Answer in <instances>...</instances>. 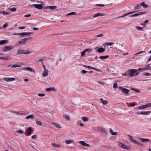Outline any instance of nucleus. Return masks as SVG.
Returning <instances> with one entry per match:
<instances>
[{"mask_svg": "<svg viewBox=\"0 0 151 151\" xmlns=\"http://www.w3.org/2000/svg\"><path fill=\"white\" fill-rule=\"evenodd\" d=\"M128 76L129 77H132L134 76H136L139 74V73L135 69H130L128 70Z\"/></svg>", "mask_w": 151, "mask_h": 151, "instance_id": "obj_1", "label": "nucleus"}, {"mask_svg": "<svg viewBox=\"0 0 151 151\" xmlns=\"http://www.w3.org/2000/svg\"><path fill=\"white\" fill-rule=\"evenodd\" d=\"M128 138H129V140L131 142L140 146L142 145V144L140 143L137 142L136 140H134L132 136L129 135H128Z\"/></svg>", "mask_w": 151, "mask_h": 151, "instance_id": "obj_2", "label": "nucleus"}, {"mask_svg": "<svg viewBox=\"0 0 151 151\" xmlns=\"http://www.w3.org/2000/svg\"><path fill=\"white\" fill-rule=\"evenodd\" d=\"M33 33L32 32H22L17 33H13L12 35H22L23 36H29L30 35L32 34Z\"/></svg>", "mask_w": 151, "mask_h": 151, "instance_id": "obj_3", "label": "nucleus"}, {"mask_svg": "<svg viewBox=\"0 0 151 151\" xmlns=\"http://www.w3.org/2000/svg\"><path fill=\"white\" fill-rule=\"evenodd\" d=\"M118 143L119 144V147L127 150H130V148L129 147L127 146L122 143L118 142Z\"/></svg>", "mask_w": 151, "mask_h": 151, "instance_id": "obj_4", "label": "nucleus"}, {"mask_svg": "<svg viewBox=\"0 0 151 151\" xmlns=\"http://www.w3.org/2000/svg\"><path fill=\"white\" fill-rule=\"evenodd\" d=\"M119 88L121 89L122 92L124 93L125 95H128L129 94V90L127 88H124L121 86H119Z\"/></svg>", "mask_w": 151, "mask_h": 151, "instance_id": "obj_5", "label": "nucleus"}, {"mask_svg": "<svg viewBox=\"0 0 151 151\" xmlns=\"http://www.w3.org/2000/svg\"><path fill=\"white\" fill-rule=\"evenodd\" d=\"M14 48V47L12 45H9L4 47L2 49L4 52L9 51Z\"/></svg>", "mask_w": 151, "mask_h": 151, "instance_id": "obj_6", "label": "nucleus"}, {"mask_svg": "<svg viewBox=\"0 0 151 151\" xmlns=\"http://www.w3.org/2000/svg\"><path fill=\"white\" fill-rule=\"evenodd\" d=\"M29 6H33L36 8L39 9H41L43 7V6L42 4H33L29 5Z\"/></svg>", "mask_w": 151, "mask_h": 151, "instance_id": "obj_7", "label": "nucleus"}, {"mask_svg": "<svg viewBox=\"0 0 151 151\" xmlns=\"http://www.w3.org/2000/svg\"><path fill=\"white\" fill-rule=\"evenodd\" d=\"M49 122L58 129H60L61 128L60 125L57 123H54L52 122Z\"/></svg>", "mask_w": 151, "mask_h": 151, "instance_id": "obj_8", "label": "nucleus"}, {"mask_svg": "<svg viewBox=\"0 0 151 151\" xmlns=\"http://www.w3.org/2000/svg\"><path fill=\"white\" fill-rule=\"evenodd\" d=\"M26 131H27V134L29 135H30L33 132V129H32L31 127H29L26 130Z\"/></svg>", "mask_w": 151, "mask_h": 151, "instance_id": "obj_9", "label": "nucleus"}, {"mask_svg": "<svg viewBox=\"0 0 151 151\" xmlns=\"http://www.w3.org/2000/svg\"><path fill=\"white\" fill-rule=\"evenodd\" d=\"M57 7L55 6H47L46 7H44V8L46 9H50L54 10L56 9Z\"/></svg>", "mask_w": 151, "mask_h": 151, "instance_id": "obj_10", "label": "nucleus"}, {"mask_svg": "<svg viewBox=\"0 0 151 151\" xmlns=\"http://www.w3.org/2000/svg\"><path fill=\"white\" fill-rule=\"evenodd\" d=\"M105 51V49L102 47L99 48L97 50L95 51V52L99 53H102L104 52Z\"/></svg>", "mask_w": 151, "mask_h": 151, "instance_id": "obj_11", "label": "nucleus"}, {"mask_svg": "<svg viewBox=\"0 0 151 151\" xmlns=\"http://www.w3.org/2000/svg\"><path fill=\"white\" fill-rule=\"evenodd\" d=\"M4 79L7 82H10L14 81L15 78H4Z\"/></svg>", "mask_w": 151, "mask_h": 151, "instance_id": "obj_12", "label": "nucleus"}, {"mask_svg": "<svg viewBox=\"0 0 151 151\" xmlns=\"http://www.w3.org/2000/svg\"><path fill=\"white\" fill-rule=\"evenodd\" d=\"M80 144H81L82 146L85 147H89V145L86 143L84 141H80L79 142Z\"/></svg>", "mask_w": 151, "mask_h": 151, "instance_id": "obj_13", "label": "nucleus"}, {"mask_svg": "<svg viewBox=\"0 0 151 151\" xmlns=\"http://www.w3.org/2000/svg\"><path fill=\"white\" fill-rule=\"evenodd\" d=\"M48 70H44V72L42 73V76L43 77H45L48 76Z\"/></svg>", "mask_w": 151, "mask_h": 151, "instance_id": "obj_14", "label": "nucleus"}, {"mask_svg": "<svg viewBox=\"0 0 151 151\" xmlns=\"http://www.w3.org/2000/svg\"><path fill=\"white\" fill-rule=\"evenodd\" d=\"M146 13V12H139L137 13L133 14V17H136L140 15H142L143 14H145Z\"/></svg>", "mask_w": 151, "mask_h": 151, "instance_id": "obj_15", "label": "nucleus"}, {"mask_svg": "<svg viewBox=\"0 0 151 151\" xmlns=\"http://www.w3.org/2000/svg\"><path fill=\"white\" fill-rule=\"evenodd\" d=\"M56 89L54 87H50L47 88L46 89V91L47 92H49L51 91H56Z\"/></svg>", "mask_w": 151, "mask_h": 151, "instance_id": "obj_16", "label": "nucleus"}, {"mask_svg": "<svg viewBox=\"0 0 151 151\" xmlns=\"http://www.w3.org/2000/svg\"><path fill=\"white\" fill-rule=\"evenodd\" d=\"M139 139L143 143L149 142L150 141V140L147 139L139 138Z\"/></svg>", "mask_w": 151, "mask_h": 151, "instance_id": "obj_17", "label": "nucleus"}, {"mask_svg": "<svg viewBox=\"0 0 151 151\" xmlns=\"http://www.w3.org/2000/svg\"><path fill=\"white\" fill-rule=\"evenodd\" d=\"M31 39V37H27L22 39V40H23V42L24 44L29 42Z\"/></svg>", "mask_w": 151, "mask_h": 151, "instance_id": "obj_18", "label": "nucleus"}, {"mask_svg": "<svg viewBox=\"0 0 151 151\" xmlns=\"http://www.w3.org/2000/svg\"><path fill=\"white\" fill-rule=\"evenodd\" d=\"M134 12H129L128 13H126L124 14L122 16L119 17V18H122V17H123L126 16L128 15H129V14L133 13Z\"/></svg>", "mask_w": 151, "mask_h": 151, "instance_id": "obj_19", "label": "nucleus"}, {"mask_svg": "<svg viewBox=\"0 0 151 151\" xmlns=\"http://www.w3.org/2000/svg\"><path fill=\"white\" fill-rule=\"evenodd\" d=\"M9 40H1L0 41V45H3L4 44L7 43Z\"/></svg>", "mask_w": 151, "mask_h": 151, "instance_id": "obj_20", "label": "nucleus"}, {"mask_svg": "<svg viewBox=\"0 0 151 151\" xmlns=\"http://www.w3.org/2000/svg\"><path fill=\"white\" fill-rule=\"evenodd\" d=\"M73 140L71 139L67 140L65 141V143L67 145L69 144L73 143Z\"/></svg>", "mask_w": 151, "mask_h": 151, "instance_id": "obj_21", "label": "nucleus"}, {"mask_svg": "<svg viewBox=\"0 0 151 151\" xmlns=\"http://www.w3.org/2000/svg\"><path fill=\"white\" fill-rule=\"evenodd\" d=\"M110 133L113 135H118L117 132H114L113 130L111 129H109Z\"/></svg>", "mask_w": 151, "mask_h": 151, "instance_id": "obj_22", "label": "nucleus"}, {"mask_svg": "<svg viewBox=\"0 0 151 151\" xmlns=\"http://www.w3.org/2000/svg\"><path fill=\"white\" fill-rule=\"evenodd\" d=\"M140 5L141 6H143L144 8H146L148 6V5L145 4V3L144 2H142L141 3Z\"/></svg>", "mask_w": 151, "mask_h": 151, "instance_id": "obj_23", "label": "nucleus"}, {"mask_svg": "<svg viewBox=\"0 0 151 151\" xmlns=\"http://www.w3.org/2000/svg\"><path fill=\"white\" fill-rule=\"evenodd\" d=\"M22 69L23 70H26L30 71H33V69L30 67H26L24 68H23Z\"/></svg>", "mask_w": 151, "mask_h": 151, "instance_id": "obj_24", "label": "nucleus"}, {"mask_svg": "<svg viewBox=\"0 0 151 151\" xmlns=\"http://www.w3.org/2000/svg\"><path fill=\"white\" fill-rule=\"evenodd\" d=\"M23 54L24 55L28 54L30 53L31 52L28 50H23Z\"/></svg>", "mask_w": 151, "mask_h": 151, "instance_id": "obj_25", "label": "nucleus"}, {"mask_svg": "<svg viewBox=\"0 0 151 151\" xmlns=\"http://www.w3.org/2000/svg\"><path fill=\"white\" fill-rule=\"evenodd\" d=\"M109 55H106L105 56H100L99 58L101 59H105L109 57Z\"/></svg>", "mask_w": 151, "mask_h": 151, "instance_id": "obj_26", "label": "nucleus"}, {"mask_svg": "<svg viewBox=\"0 0 151 151\" xmlns=\"http://www.w3.org/2000/svg\"><path fill=\"white\" fill-rule=\"evenodd\" d=\"M100 101L104 105H106L107 104V101L106 100H104L102 98L100 99Z\"/></svg>", "mask_w": 151, "mask_h": 151, "instance_id": "obj_27", "label": "nucleus"}, {"mask_svg": "<svg viewBox=\"0 0 151 151\" xmlns=\"http://www.w3.org/2000/svg\"><path fill=\"white\" fill-rule=\"evenodd\" d=\"M34 117H35L33 115H29L28 116H27L26 117V118L27 119H33L34 118Z\"/></svg>", "mask_w": 151, "mask_h": 151, "instance_id": "obj_28", "label": "nucleus"}, {"mask_svg": "<svg viewBox=\"0 0 151 151\" xmlns=\"http://www.w3.org/2000/svg\"><path fill=\"white\" fill-rule=\"evenodd\" d=\"M141 7L140 4V5L139 4H137L136 5V6H134V9H139Z\"/></svg>", "mask_w": 151, "mask_h": 151, "instance_id": "obj_29", "label": "nucleus"}, {"mask_svg": "<svg viewBox=\"0 0 151 151\" xmlns=\"http://www.w3.org/2000/svg\"><path fill=\"white\" fill-rule=\"evenodd\" d=\"M142 112V115H148L150 113H151V111H143Z\"/></svg>", "mask_w": 151, "mask_h": 151, "instance_id": "obj_30", "label": "nucleus"}, {"mask_svg": "<svg viewBox=\"0 0 151 151\" xmlns=\"http://www.w3.org/2000/svg\"><path fill=\"white\" fill-rule=\"evenodd\" d=\"M63 117L64 118L66 119L68 121H69L70 120V117L66 115H63Z\"/></svg>", "mask_w": 151, "mask_h": 151, "instance_id": "obj_31", "label": "nucleus"}, {"mask_svg": "<svg viewBox=\"0 0 151 151\" xmlns=\"http://www.w3.org/2000/svg\"><path fill=\"white\" fill-rule=\"evenodd\" d=\"M130 89L131 90L134 91L137 93H139L140 91L137 89L133 88H131Z\"/></svg>", "mask_w": 151, "mask_h": 151, "instance_id": "obj_32", "label": "nucleus"}, {"mask_svg": "<svg viewBox=\"0 0 151 151\" xmlns=\"http://www.w3.org/2000/svg\"><path fill=\"white\" fill-rule=\"evenodd\" d=\"M144 105L145 108H148L151 106V103H149Z\"/></svg>", "mask_w": 151, "mask_h": 151, "instance_id": "obj_33", "label": "nucleus"}, {"mask_svg": "<svg viewBox=\"0 0 151 151\" xmlns=\"http://www.w3.org/2000/svg\"><path fill=\"white\" fill-rule=\"evenodd\" d=\"M52 145L53 146L56 147H60V145L57 144L55 143L52 144Z\"/></svg>", "mask_w": 151, "mask_h": 151, "instance_id": "obj_34", "label": "nucleus"}, {"mask_svg": "<svg viewBox=\"0 0 151 151\" xmlns=\"http://www.w3.org/2000/svg\"><path fill=\"white\" fill-rule=\"evenodd\" d=\"M135 102L130 103H127V105H129L131 106H132L133 107L135 106Z\"/></svg>", "mask_w": 151, "mask_h": 151, "instance_id": "obj_35", "label": "nucleus"}, {"mask_svg": "<svg viewBox=\"0 0 151 151\" xmlns=\"http://www.w3.org/2000/svg\"><path fill=\"white\" fill-rule=\"evenodd\" d=\"M17 132L18 134H23L24 132L21 129H19L17 131Z\"/></svg>", "mask_w": 151, "mask_h": 151, "instance_id": "obj_36", "label": "nucleus"}, {"mask_svg": "<svg viewBox=\"0 0 151 151\" xmlns=\"http://www.w3.org/2000/svg\"><path fill=\"white\" fill-rule=\"evenodd\" d=\"M82 119L83 121L84 122L88 121V119L87 117H83L82 118Z\"/></svg>", "mask_w": 151, "mask_h": 151, "instance_id": "obj_37", "label": "nucleus"}, {"mask_svg": "<svg viewBox=\"0 0 151 151\" xmlns=\"http://www.w3.org/2000/svg\"><path fill=\"white\" fill-rule=\"evenodd\" d=\"M23 50H18L17 53L18 55L23 54Z\"/></svg>", "mask_w": 151, "mask_h": 151, "instance_id": "obj_38", "label": "nucleus"}, {"mask_svg": "<svg viewBox=\"0 0 151 151\" xmlns=\"http://www.w3.org/2000/svg\"><path fill=\"white\" fill-rule=\"evenodd\" d=\"M76 14L75 12H72L71 13H69L66 15V16L71 15H75Z\"/></svg>", "mask_w": 151, "mask_h": 151, "instance_id": "obj_39", "label": "nucleus"}, {"mask_svg": "<svg viewBox=\"0 0 151 151\" xmlns=\"http://www.w3.org/2000/svg\"><path fill=\"white\" fill-rule=\"evenodd\" d=\"M150 64H148L146 65L145 66L146 70H151V67L150 66Z\"/></svg>", "mask_w": 151, "mask_h": 151, "instance_id": "obj_40", "label": "nucleus"}, {"mask_svg": "<svg viewBox=\"0 0 151 151\" xmlns=\"http://www.w3.org/2000/svg\"><path fill=\"white\" fill-rule=\"evenodd\" d=\"M138 109L141 110L142 109H145V108L144 107V105H142V106H140L138 107Z\"/></svg>", "mask_w": 151, "mask_h": 151, "instance_id": "obj_41", "label": "nucleus"}, {"mask_svg": "<svg viewBox=\"0 0 151 151\" xmlns=\"http://www.w3.org/2000/svg\"><path fill=\"white\" fill-rule=\"evenodd\" d=\"M18 44H17V42L16 43V45H18L19 44L23 45L24 44V42H23V40H22V39L21 40V41L18 42Z\"/></svg>", "mask_w": 151, "mask_h": 151, "instance_id": "obj_42", "label": "nucleus"}, {"mask_svg": "<svg viewBox=\"0 0 151 151\" xmlns=\"http://www.w3.org/2000/svg\"><path fill=\"white\" fill-rule=\"evenodd\" d=\"M8 9L10 10L12 12H15L16 11V9L15 7H13L11 9L9 8H8Z\"/></svg>", "mask_w": 151, "mask_h": 151, "instance_id": "obj_43", "label": "nucleus"}, {"mask_svg": "<svg viewBox=\"0 0 151 151\" xmlns=\"http://www.w3.org/2000/svg\"><path fill=\"white\" fill-rule=\"evenodd\" d=\"M36 124L38 125L41 126L42 124V123L40 121H36Z\"/></svg>", "mask_w": 151, "mask_h": 151, "instance_id": "obj_44", "label": "nucleus"}, {"mask_svg": "<svg viewBox=\"0 0 151 151\" xmlns=\"http://www.w3.org/2000/svg\"><path fill=\"white\" fill-rule=\"evenodd\" d=\"M9 14V13L8 12H6L5 11H3L2 14H4V15H8Z\"/></svg>", "mask_w": 151, "mask_h": 151, "instance_id": "obj_45", "label": "nucleus"}, {"mask_svg": "<svg viewBox=\"0 0 151 151\" xmlns=\"http://www.w3.org/2000/svg\"><path fill=\"white\" fill-rule=\"evenodd\" d=\"M0 59L5 60H8V59L6 57H0Z\"/></svg>", "mask_w": 151, "mask_h": 151, "instance_id": "obj_46", "label": "nucleus"}, {"mask_svg": "<svg viewBox=\"0 0 151 151\" xmlns=\"http://www.w3.org/2000/svg\"><path fill=\"white\" fill-rule=\"evenodd\" d=\"M136 28L138 30H143V28L142 27H139L138 26H136Z\"/></svg>", "mask_w": 151, "mask_h": 151, "instance_id": "obj_47", "label": "nucleus"}, {"mask_svg": "<svg viewBox=\"0 0 151 151\" xmlns=\"http://www.w3.org/2000/svg\"><path fill=\"white\" fill-rule=\"evenodd\" d=\"M114 43L113 42H109V43H106L105 44L106 45H109L111 46L113 45Z\"/></svg>", "mask_w": 151, "mask_h": 151, "instance_id": "obj_48", "label": "nucleus"}, {"mask_svg": "<svg viewBox=\"0 0 151 151\" xmlns=\"http://www.w3.org/2000/svg\"><path fill=\"white\" fill-rule=\"evenodd\" d=\"M85 53L86 52L85 50L82 52H81V56L82 57H83L85 54Z\"/></svg>", "mask_w": 151, "mask_h": 151, "instance_id": "obj_49", "label": "nucleus"}, {"mask_svg": "<svg viewBox=\"0 0 151 151\" xmlns=\"http://www.w3.org/2000/svg\"><path fill=\"white\" fill-rule=\"evenodd\" d=\"M113 87L114 88H118L117 83H116L114 84L113 86Z\"/></svg>", "mask_w": 151, "mask_h": 151, "instance_id": "obj_50", "label": "nucleus"}, {"mask_svg": "<svg viewBox=\"0 0 151 151\" xmlns=\"http://www.w3.org/2000/svg\"><path fill=\"white\" fill-rule=\"evenodd\" d=\"M45 94L44 93H38V96L40 97H43L45 96Z\"/></svg>", "mask_w": 151, "mask_h": 151, "instance_id": "obj_51", "label": "nucleus"}, {"mask_svg": "<svg viewBox=\"0 0 151 151\" xmlns=\"http://www.w3.org/2000/svg\"><path fill=\"white\" fill-rule=\"evenodd\" d=\"M145 51H140L138 52H137V53H136L135 54V55H139V54H140L142 53L143 52H145Z\"/></svg>", "mask_w": 151, "mask_h": 151, "instance_id": "obj_52", "label": "nucleus"}, {"mask_svg": "<svg viewBox=\"0 0 151 151\" xmlns=\"http://www.w3.org/2000/svg\"><path fill=\"white\" fill-rule=\"evenodd\" d=\"M84 50L86 52H90L92 51V50L90 48H88Z\"/></svg>", "mask_w": 151, "mask_h": 151, "instance_id": "obj_53", "label": "nucleus"}, {"mask_svg": "<svg viewBox=\"0 0 151 151\" xmlns=\"http://www.w3.org/2000/svg\"><path fill=\"white\" fill-rule=\"evenodd\" d=\"M92 69H93V70H95L97 71H99V72H101V73H102L103 72L102 71L98 69H96V68H92Z\"/></svg>", "mask_w": 151, "mask_h": 151, "instance_id": "obj_54", "label": "nucleus"}, {"mask_svg": "<svg viewBox=\"0 0 151 151\" xmlns=\"http://www.w3.org/2000/svg\"><path fill=\"white\" fill-rule=\"evenodd\" d=\"M8 26V24L5 23L3 25V27L4 28H6Z\"/></svg>", "mask_w": 151, "mask_h": 151, "instance_id": "obj_55", "label": "nucleus"}, {"mask_svg": "<svg viewBox=\"0 0 151 151\" xmlns=\"http://www.w3.org/2000/svg\"><path fill=\"white\" fill-rule=\"evenodd\" d=\"M83 66L84 67L87 68H91V69H92V68H93V67H91L90 66H86V65H83Z\"/></svg>", "mask_w": 151, "mask_h": 151, "instance_id": "obj_56", "label": "nucleus"}, {"mask_svg": "<svg viewBox=\"0 0 151 151\" xmlns=\"http://www.w3.org/2000/svg\"><path fill=\"white\" fill-rule=\"evenodd\" d=\"M31 138L32 139H36L37 138V136L36 135H34L33 136H32L31 137Z\"/></svg>", "mask_w": 151, "mask_h": 151, "instance_id": "obj_57", "label": "nucleus"}, {"mask_svg": "<svg viewBox=\"0 0 151 151\" xmlns=\"http://www.w3.org/2000/svg\"><path fill=\"white\" fill-rule=\"evenodd\" d=\"M96 6H104L105 5L102 4H96Z\"/></svg>", "mask_w": 151, "mask_h": 151, "instance_id": "obj_58", "label": "nucleus"}, {"mask_svg": "<svg viewBox=\"0 0 151 151\" xmlns=\"http://www.w3.org/2000/svg\"><path fill=\"white\" fill-rule=\"evenodd\" d=\"M98 16H99V13L95 14L93 15V17L94 18H96V17H98Z\"/></svg>", "mask_w": 151, "mask_h": 151, "instance_id": "obj_59", "label": "nucleus"}, {"mask_svg": "<svg viewBox=\"0 0 151 151\" xmlns=\"http://www.w3.org/2000/svg\"><path fill=\"white\" fill-rule=\"evenodd\" d=\"M18 67H19V66L16 65H14L12 66V68H16Z\"/></svg>", "mask_w": 151, "mask_h": 151, "instance_id": "obj_60", "label": "nucleus"}, {"mask_svg": "<svg viewBox=\"0 0 151 151\" xmlns=\"http://www.w3.org/2000/svg\"><path fill=\"white\" fill-rule=\"evenodd\" d=\"M43 59H41L38 60V62H40L41 63L42 65H43L44 64V63L43 62Z\"/></svg>", "mask_w": 151, "mask_h": 151, "instance_id": "obj_61", "label": "nucleus"}, {"mask_svg": "<svg viewBox=\"0 0 151 151\" xmlns=\"http://www.w3.org/2000/svg\"><path fill=\"white\" fill-rule=\"evenodd\" d=\"M99 16H104L105 15V14L104 13H99Z\"/></svg>", "mask_w": 151, "mask_h": 151, "instance_id": "obj_62", "label": "nucleus"}, {"mask_svg": "<svg viewBox=\"0 0 151 151\" xmlns=\"http://www.w3.org/2000/svg\"><path fill=\"white\" fill-rule=\"evenodd\" d=\"M144 75L145 76H150L151 75V74L150 73H144Z\"/></svg>", "mask_w": 151, "mask_h": 151, "instance_id": "obj_63", "label": "nucleus"}, {"mask_svg": "<svg viewBox=\"0 0 151 151\" xmlns=\"http://www.w3.org/2000/svg\"><path fill=\"white\" fill-rule=\"evenodd\" d=\"M87 72V71H86L85 70H83L81 71V73L83 74H85V73H86Z\"/></svg>", "mask_w": 151, "mask_h": 151, "instance_id": "obj_64", "label": "nucleus"}]
</instances>
